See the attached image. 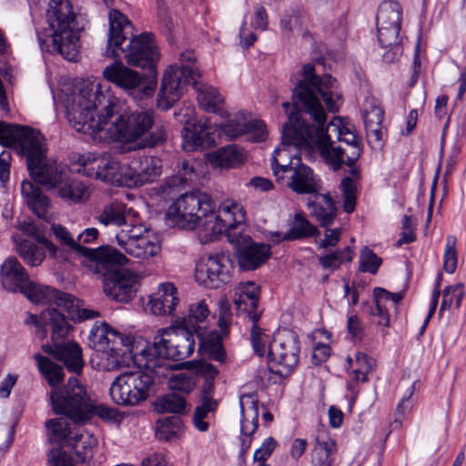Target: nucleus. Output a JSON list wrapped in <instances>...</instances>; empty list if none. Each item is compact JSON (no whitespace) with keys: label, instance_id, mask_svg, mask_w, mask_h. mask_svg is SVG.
Listing matches in <instances>:
<instances>
[{"label":"nucleus","instance_id":"f257e3e1","mask_svg":"<svg viewBox=\"0 0 466 466\" xmlns=\"http://www.w3.org/2000/svg\"><path fill=\"white\" fill-rule=\"evenodd\" d=\"M119 101L94 82L84 85L66 106V116L77 132L108 141L132 143L139 148L153 147L166 139L163 126L155 125L152 110L119 114Z\"/></svg>","mask_w":466,"mask_h":466},{"label":"nucleus","instance_id":"f03ea898","mask_svg":"<svg viewBox=\"0 0 466 466\" xmlns=\"http://www.w3.org/2000/svg\"><path fill=\"white\" fill-rule=\"evenodd\" d=\"M106 55L115 59H124L129 66L148 69L157 74L159 53L150 34L134 36L133 26L128 18L120 11L109 12V34Z\"/></svg>","mask_w":466,"mask_h":466},{"label":"nucleus","instance_id":"7ed1b4c3","mask_svg":"<svg viewBox=\"0 0 466 466\" xmlns=\"http://www.w3.org/2000/svg\"><path fill=\"white\" fill-rule=\"evenodd\" d=\"M25 323L35 327V332L41 339H46L50 333L54 346L43 345V350L63 361L69 371L81 373L84 360L80 345L75 341L59 343V340L66 338L71 329V325L62 313L56 309L43 310L40 315L27 312Z\"/></svg>","mask_w":466,"mask_h":466},{"label":"nucleus","instance_id":"20e7f679","mask_svg":"<svg viewBox=\"0 0 466 466\" xmlns=\"http://www.w3.org/2000/svg\"><path fill=\"white\" fill-rule=\"evenodd\" d=\"M128 263V258L116 248L105 247L90 263V269L101 279L106 297L113 300L127 303L137 292V275L128 269L119 268Z\"/></svg>","mask_w":466,"mask_h":466},{"label":"nucleus","instance_id":"39448f33","mask_svg":"<svg viewBox=\"0 0 466 466\" xmlns=\"http://www.w3.org/2000/svg\"><path fill=\"white\" fill-rule=\"evenodd\" d=\"M315 124L305 119L293 103V147L311 152L314 148L324 158L325 162L334 170L338 171L344 164V149L334 147L328 134L326 112L322 119L312 118Z\"/></svg>","mask_w":466,"mask_h":466},{"label":"nucleus","instance_id":"423d86ee","mask_svg":"<svg viewBox=\"0 0 466 466\" xmlns=\"http://www.w3.org/2000/svg\"><path fill=\"white\" fill-rule=\"evenodd\" d=\"M301 76L295 88H293V97H297L301 104L299 108L300 115L302 113L310 116V118L322 119L325 110L317 96L319 93L329 112L339 111V106L334 99L333 90L336 88L337 80L330 75L322 76L315 73V66L311 63L302 66Z\"/></svg>","mask_w":466,"mask_h":466},{"label":"nucleus","instance_id":"0eeeda50","mask_svg":"<svg viewBox=\"0 0 466 466\" xmlns=\"http://www.w3.org/2000/svg\"><path fill=\"white\" fill-rule=\"evenodd\" d=\"M52 408L55 413L66 415L75 422H85L92 415L112 421L116 420L118 411L104 404H95L87 396L85 387L76 378H70L63 392L52 394Z\"/></svg>","mask_w":466,"mask_h":466},{"label":"nucleus","instance_id":"6e6552de","mask_svg":"<svg viewBox=\"0 0 466 466\" xmlns=\"http://www.w3.org/2000/svg\"><path fill=\"white\" fill-rule=\"evenodd\" d=\"M46 18L52 30L53 46L65 59L76 61L79 56V28L69 0H51Z\"/></svg>","mask_w":466,"mask_h":466},{"label":"nucleus","instance_id":"1a4fd4ad","mask_svg":"<svg viewBox=\"0 0 466 466\" xmlns=\"http://www.w3.org/2000/svg\"><path fill=\"white\" fill-rule=\"evenodd\" d=\"M211 210V197L200 190L184 193L167 208L166 222L181 229H206L208 212Z\"/></svg>","mask_w":466,"mask_h":466},{"label":"nucleus","instance_id":"9d476101","mask_svg":"<svg viewBox=\"0 0 466 466\" xmlns=\"http://www.w3.org/2000/svg\"><path fill=\"white\" fill-rule=\"evenodd\" d=\"M196 62L194 52L186 50L179 56V65H172L167 69L157 96L159 108L164 110L170 108L179 100L186 86L200 76Z\"/></svg>","mask_w":466,"mask_h":466},{"label":"nucleus","instance_id":"9b49d317","mask_svg":"<svg viewBox=\"0 0 466 466\" xmlns=\"http://www.w3.org/2000/svg\"><path fill=\"white\" fill-rule=\"evenodd\" d=\"M194 331L178 324L158 329L149 348L150 355L157 358L155 366H162V360H182L188 358L195 349Z\"/></svg>","mask_w":466,"mask_h":466},{"label":"nucleus","instance_id":"f8f14e48","mask_svg":"<svg viewBox=\"0 0 466 466\" xmlns=\"http://www.w3.org/2000/svg\"><path fill=\"white\" fill-rule=\"evenodd\" d=\"M0 144L14 147L18 154L25 157L27 167L44 159L46 153L43 135L27 126L0 122Z\"/></svg>","mask_w":466,"mask_h":466},{"label":"nucleus","instance_id":"ddd939ff","mask_svg":"<svg viewBox=\"0 0 466 466\" xmlns=\"http://www.w3.org/2000/svg\"><path fill=\"white\" fill-rule=\"evenodd\" d=\"M152 385L153 379L145 372H124L111 383L109 396L118 406L134 407L147 399Z\"/></svg>","mask_w":466,"mask_h":466},{"label":"nucleus","instance_id":"4468645a","mask_svg":"<svg viewBox=\"0 0 466 466\" xmlns=\"http://www.w3.org/2000/svg\"><path fill=\"white\" fill-rule=\"evenodd\" d=\"M104 77L135 98L151 96L157 86V74L144 76L122 62H116L105 67Z\"/></svg>","mask_w":466,"mask_h":466},{"label":"nucleus","instance_id":"2eb2a0df","mask_svg":"<svg viewBox=\"0 0 466 466\" xmlns=\"http://www.w3.org/2000/svg\"><path fill=\"white\" fill-rule=\"evenodd\" d=\"M116 239L127 255L140 260H147L160 251L157 237L141 224L130 222V228H120Z\"/></svg>","mask_w":466,"mask_h":466},{"label":"nucleus","instance_id":"dca6fc26","mask_svg":"<svg viewBox=\"0 0 466 466\" xmlns=\"http://www.w3.org/2000/svg\"><path fill=\"white\" fill-rule=\"evenodd\" d=\"M206 219L205 231L209 236H217L226 232L228 238L231 231L245 232L246 211L240 203L233 199H225L217 208L211 198V210L208 212Z\"/></svg>","mask_w":466,"mask_h":466},{"label":"nucleus","instance_id":"f3484780","mask_svg":"<svg viewBox=\"0 0 466 466\" xmlns=\"http://www.w3.org/2000/svg\"><path fill=\"white\" fill-rule=\"evenodd\" d=\"M79 423L75 422L66 415L46 421L45 426L49 442L58 446L48 453V462L51 466H76L62 449L69 446V441H72L73 437L80 429L76 426Z\"/></svg>","mask_w":466,"mask_h":466},{"label":"nucleus","instance_id":"a211bd4d","mask_svg":"<svg viewBox=\"0 0 466 466\" xmlns=\"http://www.w3.org/2000/svg\"><path fill=\"white\" fill-rule=\"evenodd\" d=\"M77 172L99 179L113 186H125L127 180V167L107 156H96L92 153L83 155L78 159Z\"/></svg>","mask_w":466,"mask_h":466},{"label":"nucleus","instance_id":"6ab92c4d","mask_svg":"<svg viewBox=\"0 0 466 466\" xmlns=\"http://www.w3.org/2000/svg\"><path fill=\"white\" fill-rule=\"evenodd\" d=\"M228 242L234 247V256L240 270H255L261 267L271 255L270 247L255 243L244 231H231Z\"/></svg>","mask_w":466,"mask_h":466},{"label":"nucleus","instance_id":"aec40b11","mask_svg":"<svg viewBox=\"0 0 466 466\" xmlns=\"http://www.w3.org/2000/svg\"><path fill=\"white\" fill-rule=\"evenodd\" d=\"M195 278L199 284L206 288L218 289L231 281V260L222 254L203 258L197 264Z\"/></svg>","mask_w":466,"mask_h":466},{"label":"nucleus","instance_id":"412c9836","mask_svg":"<svg viewBox=\"0 0 466 466\" xmlns=\"http://www.w3.org/2000/svg\"><path fill=\"white\" fill-rule=\"evenodd\" d=\"M288 121L282 127L280 144L275 148L271 157V167L277 183L282 188L291 187V177L286 174L291 169V111L289 110V103H283Z\"/></svg>","mask_w":466,"mask_h":466},{"label":"nucleus","instance_id":"4be33fe9","mask_svg":"<svg viewBox=\"0 0 466 466\" xmlns=\"http://www.w3.org/2000/svg\"><path fill=\"white\" fill-rule=\"evenodd\" d=\"M162 173V160L157 157L142 156L127 167L126 187H137L154 182Z\"/></svg>","mask_w":466,"mask_h":466},{"label":"nucleus","instance_id":"5701e85b","mask_svg":"<svg viewBox=\"0 0 466 466\" xmlns=\"http://www.w3.org/2000/svg\"><path fill=\"white\" fill-rule=\"evenodd\" d=\"M363 121L366 128L368 142L381 146L385 130L382 127L384 111L374 97L367 98L364 102Z\"/></svg>","mask_w":466,"mask_h":466},{"label":"nucleus","instance_id":"b1692460","mask_svg":"<svg viewBox=\"0 0 466 466\" xmlns=\"http://www.w3.org/2000/svg\"><path fill=\"white\" fill-rule=\"evenodd\" d=\"M28 279L27 271L15 257L7 258L0 267L1 284L8 292H19Z\"/></svg>","mask_w":466,"mask_h":466},{"label":"nucleus","instance_id":"393cba45","mask_svg":"<svg viewBox=\"0 0 466 466\" xmlns=\"http://www.w3.org/2000/svg\"><path fill=\"white\" fill-rule=\"evenodd\" d=\"M306 205L320 227L328 228L333 224L337 217V208L329 193L322 194L319 191L309 197Z\"/></svg>","mask_w":466,"mask_h":466},{"label":"nucleus","instance_id":"a878e982","mask_svg":"<svg viewBox=\"0 0 466 466\" xmlns=\"http://www.w3.org/2000/svg\"><path fill=\"white\" fill-rule=\"evenodd\" d=\"M289 330L287 328L278 329L266 353L268 360L277 365L274 372L283 378L291 374V366L287 362L289 349L284 341V339L289 337Z\"/></svg>","mask_w":466,"mask_h":466},{"label":"nucleus","instance_id":"bb28decb","mask_svg":"<svg viewBox=\"0 0 466 466\" xmlns=\"http://www.w3.org/2000/svg\"><path fill=\"white\" fill-rule=\"evenodd\" d=\"M179 299L177 289L171 282L162 283L157 290L150 296L148 307L154 315H173Z\"/></svg>","mask_w":466,"mask_h":466},{"label":"nucleus","instance_id":"cd10ccee","mask_svg":"<svg viewBox=\"0 0 466 466\" xmlns=\"http://www.w3.org/2000/svg\"><path fill=\"white\" fill-rule=\"evenodd\" d=\"M31 178L47 188H55L63 182L65 172L58 169L56 161L46 159L37 160L34 166L27 167Z\"/></svg>","mask_w":466,"mask_h":466},{"label":"nucleus","instance_id":"c85d7f7f","mask_svg":"<svg viewBox=\"0 0 466 466\" xmlns=\"http://www.w3.org/2000/svg\"><path fill=\"white\" fill-rule=\"evenodd\" d=\"M297 158L293 156V159ZM300 162L301 158L298 157ZM321 189V180L314 171L305 164L298 163L293 167V192L312 196Z\"/></svg>","mask_w":466,"mask_h":466},{"label":"nucleus","instance_id":"c756f323","mask_svg":"<svg viewBox=\"0 0 466 466\" xmlns=\"http://www.w3.org/2000/svg\"><path fill=\"white\" fill-rule=\"evenodd\" d=\"M136 212L127 208L121 202H115L104 208L98 220L105 226L114 225L121 228H130V222L137 224L135 220Z\"/></svg>","mask_w":466,"mask_h":466},{"label":"nucleus","instance_id":"7c9ffc66","mask_svg":"<svg viewBox=\"0 0 466 466\" xmlns=\"http://www.w3.org/2000/svg\"><path fill=\"white\" fill-rule=\"evenodd\" d=\"M194 176L193 167L189 165L188 161L183 160L178 166L177 173L165 178L158 186L157 192L162 198H171L178 193L181 187L191 181Z\"/></svg>","mask_w":466,"mask_h":466},{"label":"nucleus","instance_id":"2f4dec72","mask_svg":"<svg viewBox=\"0 0 466 466\" xmlns=\"http://www.w3.org/2000/svg\"><path fill=\"white\" fill-rule=\"evenodd\" d=\"M51 230L61 245L69 248L75 251L76 254L83 257L86 261L90 263L96 258L99 253H101L102 249H104L106 247L101 246L96 248H90L82 246L74 239L73 236L67 230V228L60 224H52Z\"/></svg>","mask_w":466,"mask_h":466},{"label":"nucleus","instance_id":"473e14b6","mask_svg":"<svg viewBox=\"0 0 466 466\" xmlns=\"http://www.w3.org/2000/svg\"><path fill=\"white\" fill-rule=\"evenodd\" d=\"M209 124L201 120L198 125H187L181 132L182 147L185 151H195L209 145Z\"/></svg>","mask_w":466,"mask_h":466},{"label":"nucleus","instance_id":"72a5a7b5","mask_svg":"<svg viewBox=\"0 0 466 466\" xmlns=\"http://www.w3.org/2000/svg\"><path fill=\"white\" fill-rule=\"evenodd\" d=\"M118 339H120V333L106 322H96L90 329L88 343L90 347L99 352L115 346Z\"/></svg>","mask_w":466,"mask_h":466},{"label":"nucleus","instance_id":"f704fd0d","mask_svg":"<svg viewBox=\"0 0 466 466\" xmlns=\"http://www.w3.org/2000/svg\"><path fill=\"white\" fill-rule=\"evenodd\" d=\"M34 359L37 363V368L41 374L45 377L49 386L52 388L50 393V400H52V394L56 391L63 392L67 384L63 388L59 389L58 386L64 380V370L63 367L52 361L49 358L45 357L41 354H35Z\"/></svg>","mask_w":466,"mask_h":466},{"label":"nucleus","instance_id":"c9c22d12","mask_svg":"<svg viewBox=\"0 0 466 466\" xmlns=\"http://www.w3.org/2000/svg\"><path fill=\"white\" fill-rule=\"evenodd\" d=\"M21 192L28 208L38 218H45L49 207L48 198L43 194L40 187L31 181L24 180Z\"/></svg>","mask_w":466,"mask_h":466},{"label":"nucleus","instance_id":"e433bc0d","mask_svg":"<svg viewBox=\"0 0 466 466\" xmlns=\"http://www.w3.org/2000/svg\"><path fill=\"white\" fill-rule=\"evenodd\" d=\"M190 85L193 86L197 100L203 110L212 113H218L220 111L223 97L215 87L200 83L197 78L192 80Z\"/></svg>","mask_w":466,"mask_h":466},{"label":"nucleus","instance_id":"4c0bfd02","mask_svg":"<svg viewBox=\"0 0 466 466\" xmlns=\"http://www.w3.org/2000/svg\"><path fill=\"white\" fill-rule=\"evenodd\" d=\"M96 445V438L79 429L76 434L73 437L72 441H69V446L67 448L74 451L78 461L86 462L92 459L94 450Z\"/></svg>","mask_w":466,"mask_h":466},{"label":"nucleus","instance_id":"58836bf2","mask_svg":"<svg viewBox=\"0 0 466 466\" xmlns=\"http://www.w3.org/2000/svg\"><path fill=\"white\" fill-rule=\"evenodd\" d=\"M259 319V312L249 313V321L251 322L250 342L254 352L259 357H264L266 356L268 348L271 343V339L269 335L267 334L265 330L259 327L258 323Z\"/></svg>","mask_w":466,"mask_h":466},{"label":"nucleus","instance_id":"ea45409f","mask_svg":"<svg viewBox=\"0 0 466 466\" xmlns=\"http://www.w3.org/2000/svg\"><path fill=\"white\" fill-rule=\"evenodd\" d=\"M56 187L58 196L68 202L76 203L88 198L85 184L76 179H68L66 174L63 177V182Z\"/></svg>","mask_w":466,"mask_h":466},{"label":"nucleus","instance_id":"a19ab883","mask_svg":"<svg viewBox=\"0 0 466 466\" xmlns=\"http://www.w3.org/2000/svg\"><path fill=\"white\" fill-rule=\"evenodd\" d=\"M401 25H377L378 42L382 48H389L394 56L402 53L400 46V31Z\"/></svg>","mask_w":466,"mask_h":466},{"label":"nucleus","instance_id":"79ce46f5","mask_svg":"<svg viewBox=\"0 0 466 466\" xmlns=\"http://www.w3.org/2000/svg\"><path fill=\"white\" fill-rule=\"evenodd\" d=\"M402 8L399 2L384 0L379 5L377 25H401Z\"/></svg>","mask_w":466,"mask_h":466},{"label":"nucleus","instance_id":"37998d69","mask_svg":"<svg viewBox=\"0 0 466 466\" xmlns=\"http://www.w3.org/2000/svg\"><path fill=\"white\" fill-rule=\"evenodd\" d=\"M201 405L196 407L192 418L194 427L202 432L208 430L209 424L206 420L209 413L215 411L217 408V402L212 399L210 392L203 390Z\"/></svg>","mask_w":466,"mask_h":466},{"label":"nucleus","instance_id":"c03bdc74","mask_svg":"<svg viewBox=\"0 0 466 466\" xmlns=\"http://www.w3.org/2000/svg\"><path fill=\"white\" fill-rule=\"evenodd\" d=\"M187 406L185 396L171 392L158 398L154 403V410L157 413L183 414Z\"/></svg>","mask_w":466,"mask_h":466},{"label":"nucleus","instance_id":"a18cd8bd","mask_svg":"<svg viewBox=\"0 0 466 466\" xmlns=\"http://www.w3.org/2000/svg\"><path fill=\"white\" fill-rule=\"evenodd\" d=\"M19 293L34 303H53L56 289L41 286L29 279L28 282L19 290Z\"/></svg>","mask_w":466,"mask_h":466},{"label":"nucleus","instance_id":"49530a36","mask_svg":"<svg viewBox=\"0 0 466 466\" xmlns=\"http://www.w3.org/2000/svg\"><path fill=\"white\" fill-rule=\"evenodd\" d=\"M157 437L159 440L172 441L180 436L183 423L178 416L166 417L157 420Z\"/></svg>","mask_w":466,"mask_h":466},{"label":"nucleus","instance_id":"de8ad7c7","mask_svg":"<svg viewBox=\"0 0 466 466\" xmlns=\"http://www.w3.org/2000/svg\"><path fill=\"white\" fill-rule=\"evenodd\" d=\"M245 160V154L243 150L235 146L230 145L218 149L214 154V162L225 168L234 167L242 164Z\"/></svg>","mask_w":466,"mask_h":466},{"label":"nucleus","instance_id":"09e8293b","mask_svg":"<svg viewBox=\"0 0 466 466\" xmlns=\"http://www.w3.org/2000/svg\"><path fill=\"white\" fill-rule=\"evenodd\" d=\"M209 315V309L204 300L190 305L188 315L183 318L179 322L180 325L197 332L199 323H202Z\"/></svg>","mask_w":466,"mask_h":466},{"label":"nucleus","instance_id":"8fccbe9b","mask_svg":"<svg viewBox=\"0 0 466 466\" xmlns=\"http://www.w3.org/2000/svg\"><path fill=\"white\" fill-rule=\"evenodd\" d=\"M353 256L352 248L348 246L343 249L319 257V261L323 268L334 271L339 269L341 264L351 262Z\"/></svg>","mask_w":466,"mask_h":466},{"label":"nucleus","instance_id":"3c124183","mask_svg":"<svg viewBox=\"0 0 466 466\" xmlns=\"http://www.w3.org/2000/svg\"><path fill=\"white\" fill-rule=\"evenodd\" d=\"M16 249L24 261L31 267L39 266L45 258L44 249L28 240L20 241Z\"/></svg>","mask_w":466,"mask_h":466},{"label":"nucleus","instance_id":"603ef678","mask_svg":"<svg viewBox=\"0 0 466 466\" xmlns=\"http://www.w3.org/2000/svg\"><path fill=\"white\" fill-rule=\"evenodd\" d=\"M185 364L187 368L194 370L197 375L206 379V385L203 390L211 393L214 387L213 380L218 374L217 368L205 360H192Z\"/></svg>","mask_w":466,"mask_h":466},{"label":"nucleus","instance_id":"864d4df0","mask_svg":"<svg viewBox=\"0 0 466 466\" xmlns=\"http://www.w3.org/2000/svg\"><path fill=\"white\" fill-rule=\"evenodd\" d=\"M382 264V258L369 247L360 250L359 259V271L376 275Z\"/></svg>","mask_w":466,"mask_h":466},{"label":"nucleus","instance_id":"5fc2aeb1","mask_svg":"<svg viewBox=\"0 0 466 466\" xmlns=\"http://www.w3.org/2000/svg\"><path fill=\"white\" fill-rule=\"evenodd\" d=\"M248 124L249 121H246L244 114L239 113L234 118L223 124L221 129L229 139H236L248 133Z\"/></svg>","mask_w":466,"mask_h":466},{"label":"nucleus","instance_id":"6e6d98bb","mask_svg":"<svg viewBox=\"0 0 466 466\" xmlns=\"http://www.w3.org/2000/svg\"><path fill=\"white\" fill-rule=\"evenodd\" d=\"M244 299L249 300L251 309L258 308V287L253 282H246L238 286L234 299L236 307H239L244 302Z\"/></svg>","mask_w":466,"mask_h":466},{"label":"nucleus","instance_id":"4d7b16f0","mask_svg":"<svg viewBox=\"0 0 466 466\" xmlns=\"http://www.w3.org/2000/svg\"><path fill=\"white\" fill-rule=\"evenodd\" d=\"M356 369L352 370L353 380L362 382L369 380L368 374L372 370L375 360L364 352H357L355 356Z\"/></svg>","mask_w":466,"mask_h":466},{"label":"nucleus","instance_id":"13d9d810","mask_svg":"<svg viewBox=\"0 0 466 466\" xmlns=\"http://www.w3.org/2000/svg\"><path fill=\"white\" fill-rule=\"evenodd\" d=\"M319 233L317 227L311 224L302 213L293 217V239L310 238Z\"/></svg>","mask_w":466,"mask_h":466},{"label":"nucleus","instance_id":"bf43d9fd","mask_svg":"<svg viewBox=\"0 0 466 466\" xmlns=\"http://www.w3.org/2000/svg\"><path fill=\"white\" fill-rule=\"evenodd\" d=\"M98 358L100 361L97 365L103 370L113 371L119 370L121 367L120 352L115 346L100 350Z\"/></svg>","mask_w":466,"mask_h":466},{"label":"nucleus","instance_id":"052dcab7","mask_svg":"<svg viewBox=\"0 0 466 466\" xmlns=\"http://www.w3.org/2000/svg\"><path fill=\"white\" fill-rule=\"evenodd\" d=\"M195 385L194 376L185 373L173 375L168 380V387L172 392H179L183 396L189 394L194 390Z\"/></svg>","mask_w":466,"mask_h":466},{"label":"nucleus","instance_id":"680f3d73","mask_svg":"<svg viewBox=\"0 0 466 466\" xmlns=\"http://www.w3.org/2000/svg\"><path fill=\"white\" fill-rule=\"evenodd\" d=\"M457 239L454 236H448L446 238L445 250L443 254V268L452 274L457 268L458 254L456 249Z\"/></svg>","mask_w":466,"mask_h":466},{"label":"nucleus","instance_id":"e2e57ef3","mask_svg":"<svg viewBox=\"0 0 466 466\" xmlns=\"http://www.w3.org/2000/svg\"><path fill=\"white\" fill-rule=\"evenodd\" d=\"M82 300L76 299L71 294L56 290L53 303L59 309L66 311L73 319L78 310V307Z\"/></svg>","mask_w":466,"mask_h":466},{"label":"nucleus","instance_id":"0e129e2a","mask_svg":"<svg viewBox=\"0 0 466 466\" xmlns=\"http://www.w3.org/2000/svg\"><path fill=\"white\" fill-rule=\"evenodd\" d=\"M374 305H369L368 313L371 316L378 317V325L383 327H389L390 322V317L389 309L384 304L382 299L374 298Z\"/></svg>","mask_w":466,"mask_h":466},{"label":"nucleus","instance_id":"69168bd1","mask_svg":"<svg viewBox=\"0 0 466 466\" xmlns=\"http://www.w3.org/2000/svg\"><path fill=\"white\" fill-rule=\"evenodd\" d=\"M248 399L251 400L253 416L250 421L246 420H241V433L242 435L251 436L258 426V401L255 400L252 397L248 396Z\"/></svg>","mask_w":466,"mask_h":466},{"label":"nucleus","instance_id":"338daca9","mask_svg":"<svg viewBox=\"0 0 466 466\" xmlns=\"http://www.w3.org/2000/svg\"><path fill=\"white\" fill-rule=\"evenodd\" d=\"M276 447V441L269 437L266 439L261 446L254 452L253 459L255 461L265 462L271 455Z\"/></svg>","mask_w":466,"mask_h":466},{"label":"nucleus","instance_id":"774afa93","mask_svg":"<svg viewBox=\"0 0 466 466\" xmlns=\"http://www.w3.org/2000/svg\"><path fill=\"white\" fill-rule=\"evenodd\" d=\"M248 135L253 142L264 141L267 138L266 125L260 120H251L248 124Z\"/></svg>","mask_w":466,"mask_h":466}]
</instances>
